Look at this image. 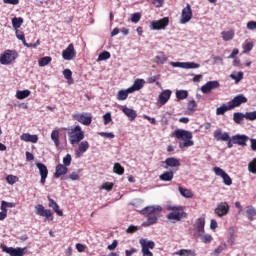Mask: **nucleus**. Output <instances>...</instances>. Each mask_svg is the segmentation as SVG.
I'll return each mask as SVG.
<instances>
[{"mask_svg": "<svg viewBox=\"0 0 256 256\" xmlns=\"http://www.w3.org/2000/svg\"><path fill=\"white\" fill-rule=\"evenodd\" d=\"M174 135L176 139L179 141V148L180 149H187L189 147H193L195 142H193V133L185 129H176L174 131Z\"/></svg>", "mask_w": 256, "mask_h": 256, "instance_id": "obj_1", "label": "nucleus"}, {"mask_svg": "<svg viewBox=\"0 0 256 256\" xmlns=\"http://www.w3.org/2000/svg\"><path fill=\"white\" fill-rule=\"evenodd\" d=\"M68 137L70 145H79L85 139V132L81 126L77 125L68 129Z\"/></svg>", "mask_w": 256, "mask_h": 256, "instance_id": "obj_2", "label": "nucleus"}, {"mask_svg": "<svg viewBox=\"0 0 256 256\" xmlns=\"http://www.w3.org/2000/svg\"><path fill=\"white\" fill-rule=\"evenodd\" d=\"M167 210L172 211L167 214L169 221H181L183 217H187L186 212H180L183 211V206L168 205Z\"/></svg>", "mask_w": 256, "mask_h": 256, "instance_id": "obj_3", "label": "nucleus"}, {"mask_svg": "<svg viewBox=\"0 0 256 256\" xmlns=\"http://www.w3.org/2000/svg\"><path fill=\"white\" fill-rule=\"evenodd\" d=\"M139 243L142 248L143 256H153V252L149 250V249H155V242L153 240H147L145 238H141L139 240Z\"/></svg>", "mask_w": 256, "mask_h": 256, "instance_id": "obj_4", "label": "nucleus"}, {"mask_svg": "<svg viewBox=\"0 0 256 256\" xmlns=\"http://www.w3.org/2000/svg\"><path fill=\"white\" fill-rule=\"evenodd\" d=\"M15 59H17V52L13 50H6L3 54L0 55V64L11 65Z\"/></svg>", "mask_w": 256, "mask_h": 256, "instance_id": "obj_5", "label": "nucleus"}, {"mask_svg": "<svg viewBox=\"0 0 256 256\" xmlns=\"http://www.w3.org/2000/svg\"><path fill=\"white\" fill-rule=\"evenodd\" d=\"M74 121H78L82 125L89 126L90 123L93 122V116L91 113L82 112V113H75L72 115Z\"/></svg>", "mask_w": 256, "mask_h": 256, "instance_id": "obj_6", "label": "nucleus"}, {"mask_svg": "<svg viewBox=\"0 0 256 256\" xmlns=\"http://www.w3.org/2000/svg\"><path fill=\"white\" fill-rule=\"evenodd\" d=\"M213 171L217 177H221V179H223L224 185H227L228 187H231V185H233V180L231 179V176H229V174H227L225 170H223L219 166H215L213 168Z\"/></svg>", "mask_w": 256, "mask_h": 256, "instance_id": "obj_7", "label": "nucleus"}, {"mask_svg": "<svg viewBox=\"0 0 256 256\" xmlns=\"http://www.w3.org/2000/svg\"><path fill=\"white\" fill-rule=\"evenodd\" d=\"M193 19V10L191 9V5L187 4L186 7L182 9L181 17H180V25H186Z\"/></svg>", "mask_w": 256, "mask_h": 256, "instance_id": "obj_8", "label": "nucleus"}, {"mask_svg": "<svg viewBox=\"0 0 256 256\" xmlns=\"http://www.w3.org/2000/svg\"><path fill=\"white\" fill-rule=\"evenodd\" d=\"M35 213L40 217H45V221H53V212L49 209H45V207L41 204L35 206Z\"/></svg>", "mask_w": 256, "mask_h": 256, "instance_id": "obj_9", "label": "nucleus"}, {"mask_svg": "<svg viewBox=\"0 0 256 256\" xmlns=\"http://www.w3.org/2000/svg\"><path fill=\"white\" fill-rule=\"evenodd\" d=\"M169 25V18L164 17L160 20L152 21L150 24V27L153 31H161L163 29H166Z\"/></svg>", "mask_w": 256, "mask_h": 256, "instance_id": "obj_10", "label": "nucleus"}, {"mask_svg": "<svg viewBox=\"0 0 256 256\" xmlns=\"http://www.w3.org/2000/svg\"><path fill=\"white\" fill-rule=\"evenodd\" d=\"M163 208L160 205H152L146 206L144 209L140 211L141 215H145V217H149L151 215H157V213H161Z\"/></svg>", "mask_w": 256, "mask_h": 256, "instance_id": "obj_11", "label": "nucleus"}, {"mask_svg": "<svg viewBox=\"0 0 256 256\" xmlns=\"http://www.w3.org/2000/svg\"><path fill=\"white\" fill-rule=\"evenodd\" d=\"M27 248H21V247H6V246H3L2 247V251L4 253H7L8 255L10 256H25V250Z\"/></svg>", "mask_w": 256, "mask_h": 256, "instance_id": "obj_12", "label": "nucleus"}, {"mask_svg": "<svg viewBox=\"0 0 256 256\" xmlns=\"http://www.w3.org/2000/svg\"><path fill=\"white\" fill-rule=\"evenodd\" d=\"M214 213L217 217H225L229 213V204L227 202H220L214 209Z\"/></svg>", "mask_w": 256, "mask_h": 256, "instance_id": "obj_13", "label": "nucleus"}, {"mask_svg": "<svg viewBox=\"0 0 256 256\" xmlns=\"http://www.w3.org/2000/svg\"><path fill=\"white\" fill-rule=\"evenodd\" d=\"M171 67H179L180 69H199L201 64L195 62H170Z\"/></svg>", "mask_w": 256, "mask_h": 256, "instance_id": "obj_14", "label": "nucleus"}, {"mask_svg": "<svg viewBox=\"0 0 256 256\" xmlns=\"http://www.w3.org/2000/svg\"><path fill=\"white\" fill-rule=\"evenodd\" d=\"M36 167L40 173V183L41 185H45V181H47V177L49 175V170L47 169V166L41 162L36 163Z\"/></svg>", "mask_w": 256, "mask_h": 256, "instance_id": "obj_15", "label": "nucleus"}, {"mask_svg": "<svg viewBox=\"0 0 256 256\" xmlns=\"http://www.w3.org/2000/svg\"><path fill=\"white\" fill-rule=\"evenodd\" d=\"M220 86L219 81L213 80V81H208L206 84H204L201 87V92L204 93V95H207L211 93V91L218 89Z\"/></svg>", "mask_w": 256, "mask_h": 256, "instance_id": "obj_16", "label": "nucleus"}, {"mask_svg": "<svg viewBox=\"0 0 256 256\" xmlns=\"http://www.w3.org/2000/svg\"><path fill=\"white\" fill-rule=\"evenodd\" d=\"M77 55L75 51V46L73 44H69L68 47L63 50L62 57L65 61H71Z\"/></svg>", "mask_w": 256, "mask_h": 256, "instance_id": "obj_17", "label": "nucleus"}, {"mask_svg": "<svg viewBox=\"0 0 256 256\" xmlns=\"http://www.w3.org/2000/svg\"><path fill=\"white\" fill-rule=\"evenodd\" d=\"M228 103L231 109H235V107H241L243 103H247V97H245L243 94H239L235 96L232 100H230Z\"/></svg>", "mask_w": 256, "mask_h": 256, "instance_id": "obj_18", "label": "nucleus"}, {"mask_svg": "<svg viewBox=\"0 0 256 256\" xmlns=\"http://www.w3.org/2000/svg\"><path fill=\"white\" fill-rule=\"evenodd\" d=\"M89 151V142L86 140L79 142L78 148L75 150V157L79 159V157H83V154Z\"/></svg>", "mask_w": 256, "mask_h": 256, "instance_id": "obj_19", "label": "nucleus"}, {"mask_svg": "<svg viewBox=\"0 0 256 256\" xmlns=\"http://www.w3.org/2000/svg\"><path fill=\"white\" fill-rule=\"evenodd\" d=\"M234 145H239L240 147H247V141H249V136L245 134H236L232 136Z\"/></svg>", "mask_w": 256, "mask_h": 256, "instance_id": "obj_20", "label": "nucleus"}, {"mask_svg": "<svg viewBox=\"0 0 256 256\" xmlns=\"http://www.w3.org/2000/svg\"><path fill=\"white\" fill-rule=\"evenodd\" d=\"M164 169H169V167L174 168V167H181V162L179 159L175 157H169L164 161Z\"/></svg>", "mask_w": 256, "mask_h": 256, "instance_id": "obj_21", "label": "nucleus"}, {"mask_svg": "<svg viewBox=\"0 0 256 256\" xmlns=\"http://www.w3.org/2000/svg\"><path fill=\"white\" fill-rule=\"evenodd\" d=\"M122 112L124 115H126V117H128L129 121H135V119H137V111L133 110V108L123 106Z\"/></svg>", "mask_w": 256, "mask_h": 256, "instance_id": "obj_22", "label": "nucleus"}, {"mask_svg": "<svg viewBox=\"0 0 256 256\" xmlns=\"http://www.w3.org/2000/svg\"><path fill=\"white\" fill-rule=\"evenodd\" d=\"M48 207L53 209L59 217H63V210L59 209V204L53 198L48 197Z\"/></svg>", "mask_w": 256, "mask_h": 256, "instance_id": "obj_23", "label": "nucleus"}, {"mask_svg": "<svg viewBox=\"0 0 256 256\" xmlns=\"http://www.w3.org/2000/svg\"><path fill=\"white\" fill-rule=\"evenodd\" d=\"M21 141H25L26 143H37L39 141V137L37 135H33L30 133H23L20 136Z\"/></svg>", "mask_w": 256, "mask_h": 256, "instance_id": "obj_24", "label": "nucleus"}, {"mask_svg": "<svg viewBox=\"0 0 256 256\" xmlns=\"http://www.w3.org/2000/svg\"><path fill=\"white\" fill-rule=\"evenodd\" d=\"M216 141H229V132H223L221 129L214 131Z\"/></svg>", "mask_w": 256, "mask_h": 256, "instance_id": "obj_25", "label": "nucleus"}, {"mask_svg": "<svg viewBox=\"0 0 256 256\" xmlns=\"http://www.w3.org/2000/svg\"><path fill=\"white\" fill-rule=\"evenodd\" d=\"M144 85H145L144 79H136L128 91H130L132 93H135V91H141V89H143Z\"/></svg>", "mask_w": 256, "mask_h": 256, "instance_id": "obj_26", "label": "nucleus"}, {"mask_svg": "<svg viewBox=\"0 0 256 256\" xmlns=\"http://www.w3.org/2000/svg\"><path fill=\"white\" fill-rule=\"evenodd\" d=\"M169 99H171V90H164L158 97V103L165 105Z\"/></svg>", "mask_w": 256, "mask_h": 256, "instance_id": "obj_27", "label": "nucleus"}, {"mask_svg": "<svg viewBox=\"0 0 256 256\" xmlns=\"http://www.w3.org/2000/svg\"><path fill=\"white\" fill-rule=\"evenodd\" d=\"M67 171H69V169L67 168V166H64L63 164H58L55 168V173H54V177L56 179H59V177L63 176V175H67Z\"/></svg>", "mask_w": 256, "mask_h": 256, "instance_id": "obj_28", "label": "nucleus"}, {"mask_svg": "<svg viewBox=\"0 0 256 256\" xmlns=\"http://www.w3.org/2000/svg\"><path fill=\"white\" fill-rule=\"evenodd\" d=\"M169 61V57L166 56L165 52H159L155 57L156 65H165Z\"/></svg>", "mask_w": 256, "mask_h": 256, "instance_id": "obj_29", "label": "nucleus"}, {"mask_svg": "<svg viewBox=\"0 0 256 256\" xmlns=\"http://www.w3.org/2000/svg\"><path fill=\"white\" fill-rule=\"evenodd\" d=\"M158 219L159 218L156 214L150 215L148 216L147 221L142 223V227H151V225H155V223H157Z\"/></svg>", "mask_w": 256, "mask_h": 256, "instance_id": "obj_30", "label": "nucleus"}, {"mask_svg": "<svg viewBox=\"0 0 256 256\" xmlns=\"http://www.w3.org/2000/svg\"><path fill=\"white\" fill-rule=\"evenodd\" d=\"M231 110H232L231 105L228 102L227 104H222L220 107L216 109V115H225L227 111H231Z\"/></svg>", "mask_w": 256, "mask_h": 256, "instance_id": "obj_31", "label": "nucleus"}, {"mask_svg": "<svg viewBox=\"0 0 256 256\" xmlns=\"http://www.w3.org/2000/svg\"><path fill=\"white\" fill-rule=\"evenodd\" d=\"M178 191L182 197H185V199H192L193 197V192L190 189L179 186Z\"/></svg>", "mask_w": 256, "mask_h": 256, "instance_id": "obj_32", "label": "nucleus"}, {"mask_svg": "<svg viewBox=\"0 0 256 256\" xmlns=\"http://www.w3.org/2000/svg\"><path fill=\"white\" fill-rule=\"evenodd\" d=\"M221 36L223 41H232L235 37V31L234 30H228V31H222Z\"/></svg>", "mask_w": 256, "mask_h": 256, "instance_id": "obj_33", "label": "nucleus"}, {"mask_svg": "<svg viewBox=\"0 0 256 256\" xmlns=\"http://www.w3.org/2000/svg\"><path fill=\"white\" fill-rule=\"evenodd\" d=\"M133 92L129 91V88H127L126 90H120L117 93L116 99L118 101H125L127 99V97H129V94H131Z\"/></svg>", "mask_w": 256, "mask_h": 256, "instance_id": "obj_34", "label": "nucleus"}, {"mask_svg": "<svg viewBox=\"0 0 256 256\" xmlns=\"http://www.w3.org/2000/svg\"><path fill=\"white\" fill-rule=\"evenodd\" d=\"M174 255H179V256H197L195 253V250L192 249H181L179 251H176Z\"/></svg>", "mask_w": 256, "mask_h": 256, "instance_id": "obj_35", "label": "nucleus"}, {"mask_svg": "<svg viewBox=\"0 0 256 256\" xmlns=\"http://www.w3.org/2000/svg\"><path fill=\"white\" fill-rule=\"evenodd\" d=\"M173 177H174L173 171H166L159 176V179L160 181L169 182V181H173Z\"/></svg>", "mask_w": 256, "mask_h": 256, "instance_id": "obj_36", "label": "nucleus"}, {"mask_svg": "<svg viewBox=\"0 0 256 256\" xmlns=\"http://www.w3.org/2000/svg\"><path fill=\"white\" fill-rule=\"evenodd\" d=\"M246 215H247V218L250 221H255V217H256V209H255V207L247 206V208H246Z\"/></svg>", "mask_w": 256, "mask_h": 256, "instance_id": "obj_37", "label": "nucleus"}, {"mask_svg": "<svg viewBox=\"0 0 256 256\" xmlns=\"http://www.w3.org/2000/svg\"><path fill=\"white\" fill-rule=\"evenodd\" d=\"M55 147H59L61 145V141L59 140V130H53L50 135Z\"/></svg>", "mask_w": 256, "mask_h": 256, "instance_id": "obj_38", "label": "nucleus"}, {"mask_svg": "<svg viewBox=\"0 0 256 256\" xmlns=\"http://www.w3.org/2000/svg\"><path fill=\"white\" fill-rule=\"evenodd\" d=\"M198 233H205V218H198L196 222Z\"/></svg>", "mask_w": 256, "mask_h": 256, "instance_id": "obj_39", "label": "nucleus"}, {"mask_svg": "<svg viewBox=\"0 0 256 256\" xmlns=\"http://www.w3.org/2000/svg\"><path fill=\"white\" fill-rule=\"evenodd\" d=\"M243 119H245V114L241 112H235L233 114V121L236 125H241V123H243Z\"/></svg>", "mask_w": 256, "mask_h": 256, "instance_id": "obj_40", "label": "nucleus"}, {"mask_svg": "<svg viewBox=\"0 0 256 256\" xmlns=\"http://www.w3.org/2000/svg\"><path fill=\"white\" fill-rule=\"evenodd\" d=\"M31 95V91L29 90H18L16 92V99H19L20 101L23 99H27Z\"/></svg>", "mask_w": 256, "mask_h": 256, "instance_id": "obj_41", "label": "nucleus"}, {"mask_svg": "<svg viewBox=\"0 0 256 256\" xmlns=\"http://www.w3.org/2000/svg\"><path fill=\"white\" fill-rule=\"evenodd\" d=\"M51 61H53V59L49 56L40 58L38 61V65L39 67H47V65H49V63H51Z\"/></svg>", "mask_w": 256, "mask_h": 256, "instance_id": "obj_42", "label": "nucleus"}, {"mask_svg": "<svg viewBox=\"0 0 256 256\" xmlns=\"http://www.w3.org/2000/svg\"><path fill=\"white\" fill-rule=\"evenodd\" d=\"M63 75L67 79L69 85H73V72L70 69L63 70Z\"/></svg>", "mask_w": 256, "mask_h": 256, "instance_id": "obj_43", "label": "nucleus"}, {"mask_svg": "<svg viewBox=\"0 0 256 256\" xmlns=\"http://www.w3.org/2000/svg\"><path fill=\"white\" fill-rule=\"evenodd\" d=\"M21 25H23V18H13L12 19V27L17 31Z\"/></svg>", "mask_w": 256, "mask_h": 256, "instance_id": "obj_44", "label": "nucleus"}, {"mask_svg": "<svg viewBox=\"0 0 256 256\" xmlns=\"http://www.w3.org/2000/svg\"><path fill=\"white\" fill-rule=\"evenodd\" d=\"M225 249H227V244L221 243L211 255L219 256L221 253H223V251H225Z\"/></svg>", "mask_w": 256, "mask_h": 256, "instance_id": "obj_45", "label": "nucleus"}, {"mask_svg": "<svg viewBox=\"0 0 256 256\" xmlns=\"http://www.w3.org/2000/svg\"><path fill=\"white\" fill-rule=\"evenodd\" d=\"M230 78L233 79L235 83H239V81L243 79V72H232Z\"/></svg>", "mask_w": 256, "mask_h": 256, "instance_id": "obj_46", "label": "nucleus"}, {"mask_svg": "<svg viewBox=\"0 0 256 256\" xmlns=\"http://www.w3.org/2000/svg\"><path fill=\"white\" fill-rule=\"evenodd\" d=\"M176 97L180 100L187 99L189 92L187 90H176Z\"/></svg>", "mask_w": 256, "mask_h": 256, "instance_id": "obj_47", "label": "nucleus"}, {"mask_svg": "<svg viewBox=\"0 0 256 256\" xmlns=\"http://www.w3.org/2000/svg\"><path fill=\"white\" fill-rule=\"evenodd\" d=\"M113 171L117 175H123V173H125V168H123V166H121V164L115 163L114 167H113Z\"/></svg>", "mask_w": 256, "mask_h": 256, "instance_id": "obj_48", "label": "nucleus"}, {"mask_svg": "<svg viewBox=\"0 0 256 256\" xmlns=\"http://www.w3.org/2000/svg\"><path fill=\"white\" fill-rule=\"evenodd\" d=\"M199 237H200L202 243H211V241H213V237L211 236V234L200 233Z\"/></svg>", "mask_w": 256, "mask_h": 256, "instance_id": "obj_49", "label": "nucleus"}, {"mask_svg": "<svg viewBox=\"0 0 256 256\" xmlns=\"http://www.w3.org/2000/svg\"><path fill=\"white\" fill-rule=\"evenodd\" d=\"M107 59H111V53L104 51L99 54L97 61H107Z\"/></svg>", "mask_w": 256, "mask_h": 256, "instance_id": "obj_50", "label": "nucleus"}, {"mask_svg": "<svg viewBox=\"0 0 256 256\" xmlns=\"http://www.w3.org/2000/svg\"><path fill=\"white\" fill-rule=\"evenodd\" d=\"M244 116L247 121H255L256 120V110L252 111V112H246L244 114Z\"/></svg>", "mask_w": 256, "mask_h": 256, "instance_id": "obj_51", "label": "nucleus"}, {"mask_svg": "<svg viewBox=\"0 0 256 256\" xmlns=\"http://www.w3.org/2000/svg\"><path fill=\"white\" fill-rule=\"evenodd\" d=\"M6 181L9 185H15V183H17V181H19V178H17V176L8 175L6 177Z\"/></svg>", "mask_w": 256, "mask_h": 256, "instance_id": "obj_52", "label": "nucleus"}, {"mask_svg": "<svg viewBox=\"0 0 256 256\" xmlns=\"http://www.w3.org/2000/svg\"><path fill=\"white\" fill-rule=\"evenodd\" d=\"M79 173H81V169H79L77 172H72L67 179H71V181H79L80 176Z\"/></svg>", "mask_w": 256, "mask_h": 256, "instance_id": "obj_53", "label": "nucleus"}, {"mask_svg": "<svg viewBox=\"0 0 256 256\" xmlns=\"http://www.w3.org/2000/svg\"><path fill=\"white\" fill-rule=\"evenodd\" d=\"M248 171L250 173H256V158H254L249 164H248Z\"/></svg>", "mask_w": 256, "mask_h": 256, "instance_id": "obj_54", "label": "nucleus"}, {"mask_svg": "<svg viewBox=\"0 0 256 256\" xmlns=\"http://www.w3.org/2000/svg\"><path fill=\"white\" fill-rule=\"evenodd\" d=\"M130 21L132 23H139V21H141V13L136 12L134 14L131 15Z\"/></svg>", "mask_w": 256, "mask_h": 256, "instance_id": "obj_55", "label": "nucleus"}, {"mask_svg": "<svg viewBox=\"0 0 256 256\" xmlns=\"http://www.w3.org/2000/svg\"><path fill=\"white\" fill-rule=\"evenodd\" d=\"M39 45H41V41L40 40H37L36 43L24 42V47H28V49H35V48L39 47Z\"/></svg>", "mask_w": 256, "mask_h": 256, "instance_id": "obj_56", "label": "nucleus"}, {"mask_svg": "<svg viewBox=\"0 0 256 256\" xmlns=\"http://www.w3.org/2000/svg\"><path fill=\"white\" fill-rule=\"evenodd\" d=\"M16 37L17 39H19V41H22L23 45H25V42H27L25 40V34H23V32L16 30Z\"/></svg>", "mask_w": 256, "mask_h": 256, "instance_id": "obj_57", "label": "nucleus"}, {"mask_svg": "<svg viewBox=\"0 0 256 256\" xmlns=\"http://www.w3.org/2000/svg\"><path fill=\"white\" fill-rule=\"evenodd\" d=\"M71 154H67L64 158H63V164L64 167H69V165H71Z\"/></svg>", "mask_w": 256, "mask_h": 256, "instance_id": "obj_58", "label": "nucleus"}, {"mask_svg": "<svg viewBox=\"0 0 256 256\" xmlns=\"http://www.w3.org/2000/svg\"><path fill=\"white\" fill-rule=\"evenodd\" d=\"M100 189H104L105 191H111V189H113V183L106 182L101 185Z\"/></svg>", "mask_w": 256, "mask_h": 256, "instance_id": "obj_59", "label": "nucleus"}, {"mask_svg": "<svg viewBox=\"0 0 256 256\" xmlns=\"http://www.w3.org/2000/svg\"><path fill=\"white\" fill-rule=\"evenodd\" d=\"M137 231H139L138 226L130 225L126 230V233L133 234V233H137Z\"/></svg>", "mask_w": 256, "mask_h": 256, "instance_id": "obj_60", "label": "nucleus"}, {"mask_svg": "<svg viewBox=\"0 0 256 256\" xmlns=\"http://www.w3.org/2000/svg\"><path fill=\"white\" fill-rule=\"evenodd\" d=\"M253 49V43L248 42L246 44L243 45V52L244 53H249V51H251Z\"/></svg>", "mask_w": 256, "mask_h": 256, "instance_id": "obj_61", "label": "nucleus"}, {"mask_svg": "<svg viewBox=\"0 0 256 256\" xmlns=\"http://www.w3.org/2000/svg\"><path fill=\"white\" fill-rule=\"evenodd\" d=\"M103 119H104V125H109L110 121H112L111 112H107L106 114H104Z\"/></svg>", "mask_w": 256, "mask_h": 256, "instance_id": "obj_62", "label": "nucleus"}, {"mask_svg": "<svg viewBox=\"0 0 256 256\" xmlns=\"http://www.w3.org/2000/svg\"><path fill=\"white\" fill-rule=\"evenodd\" d=\"M1 207L4 208V209H7L8 207L13 208V207H15V203L6 202L5 200H3L2 203H1Z\"/></svg>", "mask_w": 256, "mask_h": 256, "instance_id": "obj_63", "label": "nucleus"}, {"mask_svg": "<svg viewBox=\"0 0 256 256\" xmlns=\"http://www.w3.org/2000/svg\"><path fill=\"white\" fill-rule=\"evenodd\" d=\"M247 29L249 31H256V21H249L247 23Z\"/></svg>", "mask_w": 256, "mask_h": 256, "instance_id": "obj_64", "label": "nucleus"}]
</instances>
